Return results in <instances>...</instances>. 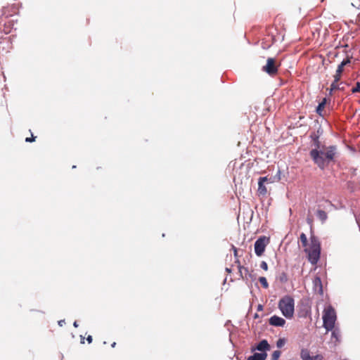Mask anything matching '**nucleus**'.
<instances>
[{
    "label": "nucleus",
    "mask_w": 360,
    "mask_h": 360,
    "mask_svg": "<svg viewBox=\"0 0 360 360\" xmlns=\"http://www.w3.org/2000/svg\"><path fill=\"white\" fill-rule=\"evenodd\" d=\"M338 154V147L335 145H330L319 149H311L309 151V156L313 162L321 169L325 168L331 162L335 161Z\"/></svg>",
    "instance_id": "1"
},
{
    "label": "nucleus",
    "mask_w": 360,
    "mask_h": 360,
    "mask_svg": "<svg viewBox=\"0 0 360 360\" xmlns=\"http://www.w3.org/2000/svg\"><path fill=\"white\" fill-rule=\"evenodd\" d=\"M278 309L286 319H291L295 311V300L290 295H285L278 302Z\"/></svg>",
    "instance_id": "2"
},
{
    "label": "nucleus",
    "mask_w": 360,
    "mask_h": 360,
    "mask_svg": "<svg viewBox=\"0 0 360 360\" xmlns=\"http://www.w3.org/2000/svg\"><path fill=\"white\" fill-rule=\"evenodd\" d=\"M337 316L334 308L328 305L323 311V326L326 331L332 330L335 324Z\"/></svg>",
    "instance_id": "3"
},
{
    "label": "nucleus",
    "mask_w": 360,
    "mask_h": 360,
    "mask_svg": "<svg viewBox=\"0 0 360 360\" xmlns=\"http://www.w3.org/2000/svg\"><path fill=\"white\" fill-rule=\"evenodd\" d=\"M323 134V129L321 124H318L316 129L311 131L309 134L310 146L311 149H319L320 148H325V144L321 141V137Z\"/></svg>",
    "instance_id": "4"
},
{
    "label": "nucleus",
    "mask_w": 360,
    "mask_h": 360,
    "mask_svg": "<svg viewBox=\"0 0 360 360\" xmlns=\"http://www.w3.org/2000/svg\"><path fill=\"white\" fill-rule=\"evenodd\" d=\"M269 241V238L264 236H260L256 240L254 244V249L257 256H261L264 253Z\"/></svg>",
    "instance_id": "5"
},
{
    "label": "nucleus",
    "mask_w": 360,
    "mask_h": 360,
    "mask_svg": "<svg viewBox=\"0 0 360 360\" xmlns=\"http://www.w3.org/2000/svg\"><path fill=\"white\" fill-rule=\"evenodd\" d=\"M262 70L271 76L275 75L278 72V67L276 65L275 59L273 58H268L266 64L263 66Z\"/></svg>",
    "instance_id": "6"
},
{
    "label": "nucleus",
    "mask_w": 360,
    "mask_h": 360,
    "mask_svg": "<svg viewBox=\"0 0 360 360\" xmlns=\"http://www.w3.org/2000/svg\"><path fill=\"white\" fill-rule=\"evenodd\" d=\"M304 251L307 253L309 262L311 264H316L320 258L321 251L308 250V248H305Z\"/></svg>",
    "instance_id": "7"
},
{
    "label": "nucleus",
    "mask_w": 360,
    "mask_h": 360,
    "mask_svg": "<svg viewBox=\"0 0 360 360\" xmlns=\"http://www.w3.org/2000/svg\"><path fill=\"white\" fill-rule=\"evenodd\" d=\"M256 349L262 352L261 353H266V351L270 349V345L266 340H262L257 345L255 348H252V352Z\"/></svg>",
    "instance_id": "8"
},
{
    "label": "nucleus",
    "mask_w": 360,
    "mask_h": 360,
    "mask_svg": "<svg viewBox=\"0 0 360 360\" xmlns=\"http://www.w3.org/2000/svg\"><path fill=\"white\" fill-rule=\"evenodd\" d=\"M269 324L274 326H279L282 327L285 325V321L284 319L276 315H274L269 319Z\"/></svg>",
    "instance_id": "9"
},
{
    "label": "nucleus",
    "mask_w": 360,
    "mask_h": 360,
    "mask_svg": "<svg viewBox=\"0 0 360 360\" xmlns=\"http://www.w3.org/2000/svg\"><path fill=\"white\" fill-rule=\"evenodd\" d=\"M308 250L321 251V244L316 236H311L310 237V247Z\"/></svg>",
    "instance_id": "10"
},
{
    "label": "nucleus",
    "mask_w": 360,
    "mask_h": 360,
    "mask_svg": "<svg viewBox=\"0 0 360 360\" xmlns=\"http://www.w3.org/2000/svg\"><path fill=\"white\" fill-rule=\"evenodd\" d=\"M313 288L314 290L315 291H317L319 295H323V285L320 277L316 276L314 278V279L313 280Z\"/></svg>",
    "instance_id": "11"
},
{
    "label": "nucleus",
    "mask_w": 360,
    "mask_h": 360,
    "mask_svg": "<svg viewBox=\"0 0 360 360\" xmlns=\"http://www.w3.org/2000/svg\"><path fill=\"white\" fill-rule=\"evenodd\" d=\"M232 249L233 250L234 257L236 258V263L238 264V270H239L240 276H242L243 270H244L245 271L248 272V268H245V267H243V266H242L240 265L239 259L238 258V250H237V248L234 245H232Z\"/></svg>",
    "instance_id": "12"
},
{
    "label": "nucleus",
    "mask_w": 360,
    "mask_h": 360,
    "mask_svg": "<svg viewBox=\"0 0 360 360\" xmlns=\"http://www.w3.org/2000/svg\"><path fill=\"white\" fill-rule=\"evenodd\" d=\"M267 357L266 353L255 352L252 355L248 357L247 360H266Z\"/></svg>",
    "instance_id": "13"
},
{
    "label": "nucleus",
    "mask_w": 360,
    "mask_h": 360,
    "mask_svg": "<svg viewBox=\"0 0 360 360\" xmlns=\"http://www.w3.org/2000/svg\"><path fill=\"white\" fill-rule=\"evenodd\" d=\"M326 102H327V99L326 98H323V100L319 103V105H317L316 108V112L320 115V116H323V108L326 104Z\"/></svg>",
    "instance_id": "14"
},
{
    "label": "nucleus",
    "mask_w": 360,
    "mask_h": 360,
    "mask_svg": "<svg viewBox=\"0 0 360 360\" xmlns=\"http://www.w3.org/2000/svg\"><path fill=\"white\" fill-rule=\"evenodd\" d=\"M316 217L321 221V223L323 224L328 219L327 213L322 210H318L316 211Z\"/></svg>",
    "instance_id": "15"
},
{
    "label": "nucleus",
    "mask_w": 360,
    "mask_h": 360,
    "mask_svg": "<svg viewBox=\"0 0 360 360\" xmlns=\"http://www.w3.org/2000/svg\"><path fill=\"white\" fill-rule=\"evenodd\" d=\"M257 191L259 195H265L267 193V189L264 186V183L258 180V189Z\"/></svg>",
    "instance_id": "16"
},
{
    "label": "nucleus",
    "mask_w": 360,
    "mask_h": 360,
    "mask_svg": "<svg viewBox=\"0 0 360 360\" xmlns=\"http://www.w3.org/2000/svg\"><path fill=\"white\" fill-rule=\"evenodd\" d=\"M300 357L302 360H311L312 356L307 349H302L300 352Z\"/></svg>",
    "instance_id": "17"
},
{
    "label": "nucleus",
    "mask_w": 360,
    "mask_h": 360,
    "mask_svg": "<svg viewBox=\"0 0 360 360\" xmlns=\"http://www.w3.org/2000/svg\"><path fill=\"white\" fill-rule=\"evenodd\" d=\"M332 331V337L334 338L337 341H339L340 338V330L337 328H335L331 330Z\"/></svg>",
    "instance_id": "18"
},
{
    "label": "nucleus",
    "mask_w": 360,
    "mask_h": 360,
    "mask_svg": "<svg viewBox=\"0 0 360 360\" xmlns=\"http://www.w3.org/2000/svg\"><path fill=\"white\" fill-rule=\"evenodd\" d=\"M300 238L302 246L307 247L308 242H307V236L305 235V233H302L300 234Z\"/></svg>",
    "instance_id": "19"
},
{
    "label": "nucleus",
    "mask_w": 360,
    "mask_h": 360,
    "mask_svg": "<svg viewBox=\"0 0 360 360\" xmlns=\"http://www.w3.org/2000/svg\"><path fill=\"white\" fill-rule=\"evenodd\" d=\"M259 281L262 285L264 288H269V283L267 282V280L265 277H259Z\"/></svg>",
    "instance_id": "20"
},
{
    "label": "nucleus",
    "mask_w": 360,
    "mask_h": 360,
    "mask_svg": "<svg viewBox=\"0 0 360 360\" xmlns=\"http://www.w3.org/2000/svg\"><path fill=\"white\" fill-rule=\"evenodd\" d=\"M272 179L273 176L270 178H268L267 176H261L258 180L262 181L263 183L271 184L274 182Z\"/></svg>",
    "instance_id": "21"
},
{
    "label": "nucleus",
    "mask_w": 360,
    "mask_h": 360,
    "mask_svg": "<svg viewBox=\"0 0 360 360\" xmlns=\"http://www.w3.org/2000/svg\"><path fill=\"white\" fill-rule=\"evenodd\" d=\"M279 281L282 283H285L288 281V276L285 272H282L278 278Z\"/></svg>",
    "instance_id": "22"
},
{
    "label": "nucleus",
    "mask_w": 360,
    "mask_h": 360,
    "mask_svg": "<svg viewBox=\"0 0 360 360\" xmlns=\"http://www.w3.org/2000/svg\"><path fill=\"white\" fill-rule=\"evenodd\" d=\"M336 89H340V86L338 84V83H335L334 82H333L332 84H330L329 94L330 95L332 94L333 91L336 90Z\"/></svg>",
    "instance_id": "23"
},
{
    "label": "nucleus",
    "mask_w": 360,
    "mask_h": 360,
    "mask_svg": "<svg viewBox=\"0 0 360 360\" xmlns=\"http://www.w3.org/2000/svg\"><path fill=\"white\" fill-rule=\"evenodd\" d=\"M281 352L279 350L274 351L271 354V360H278L281 356Z\"/></svg>",
    "instance_id": "24"
},
{
    "label": "nucleus",
    "mask_w": 360,
    "mask_h": 360,
    "mask_svg": "<svg viewBox=\"0 0 360 360\" xmlns=\"http://www.w3.org/2000/svg\"><path fill=\"white\" fill-rule=\"evenodd\" d=\"M281 179V170L278 169L275 176H273L272 181H278Z\"/></svg>",
    "instance_id": "25"
},
{
    "label": "nucleus",
    "mask_w": 360,
    "mask_h": 360,
    "mask_svg": "<svg viewBox=\"0 0 360 360\" xmlns=\"http://www.w3.org/2000/svg\"><path fill=\"white\" fill-rule=\"evenodd\" d=\"M285 342V339H283V338L278 339L276 342L277 347H278V348L282 347L284 345Z\"/></svg>",
    "instance_id": "26"
},
{
    "label": "nucleus",
    "mask_w": 360,
    "mask_h": 360,
    "mask_svg": "<svg viewBox=\"0 0 360 360\" xmlns=\"http://www.w3.org/2000/svg\"><path fill=\"white\" fill-rule=\"evenodd\" d=\"M341 75H342V73H338V72H335V75H334V80H333V82L335 83H338L340 80Z\"/></svg>",
    "instance_id": "27"
},
{
    "label": "nucleus",
    "mask_w": 360,
    "mask_h": 360,
    "mask_svg": "<svg viewBox=\"0 0 360 360\" xmlns=\"http://www.w3.org/2000/svg\"><path fill=\"white\" fill-rule=\"evenodd\" d=\"M360 91V82H356V86L352 89L353 94Z\"/></svg>",
    "instance_id": "28"
},
{
    "label": "nucleus",
    "mask_w": 360,
    "mask_h": 360,
    "mask_svg": "<svg viewBox=\"0 0 360 360\" xmlns=\"http://www.w3.org/2000/svg\"><path fill=\"white\" fill-rule=\"evenodd\" d=\"M351 63V60L349 57H347L346 58L343 59L342 61L340 63V64L343 66H345Z\"/></svg>",
    "instance_id": "29"
},
{
    "label": "nucleus",
    "mask_w": 360,
    "mask_h": 360,
    "mask_svg": "<svg viewBox=\"0 0 360 360\" xmlns=\"http://www.w3.org/2000/svg\"><path fill=\"white\" fill-rule=\"evenodd\" d=\"M260 267L264 270V271H267L268 269V264L267 263L265 262V261H262L260 264Z\"/></svg>",
    "instance_id": "30"
},
{
    "label": "nucleus",
    "mask_w": 360,
    "mask_h": 360,
    "mask_svg": "<svg viewBox=\"0 0 360 360\" xmlns=\"http://www.w3.org/2000/svg\"><path fill=\"white\" fill-rule=\"evenodd\" d=\"M245 273L248 274V277L251 279V281H254L256 279V275L252 274L251 273H248L245 271Z\"/></svg>",
    "instance_id": "31"
},
{
    "label": "nucleus",
    "mask_w": 360,
    "mask_h": 360,
    "mask_svg": "<svg viewBox=\"0 0 360 360\" xmlns=\"http://www.w3.org/2000/svg\"><path fill=\"white\" fill-rule=\"evenodd\" d=\"M344 67L343 65H342L341 64H340L338 66V68L336 70V72H338V73H342L343 72V70H344Z\"/></svg>",
    "instance_id": "32"
},
{
    "label": "nucleus",
    "mask_w": 360,
    "mask_h": 360,
    "mask_svg": "<svg viewBox=\"0 0 360 360\" xmlns=\"http://www.w3.org/2000/svg\"><path fill=\"white\" fill-rule=\"evenodd\" d=\"M322 359H323V356L319 354H316V355L312 356V358H311V360H322Z\"/></svg>",
    "instance_id": "33"
},
{
    "label": "nucleus",
    "mask_w": 360,
    "mask_h": 360,
    "mask_svg": "<svg viewBox=\"0 0 360 360\" xmlns=\"http://www.w3.org/2000/svg\"><path fill=\"white\" fill-rule=\"evenodd\" d=\"M35 140V136H32V137H27L25 139L26 142H32Z\"/></svg>",
    "instance_id": "34"
},
{
    "label": "nucleus",
    "mask_w": 360,
    "mask_h": 360,
    "mask_svg": "<svg viewBox=\"0 0 360 360\" xmlns=\"http://www.w3.org/2000/svg\"><path fill=\"white\" fill-rule=\"evenodd\" d=\"M58 323L59 326L62 327L65 325V321L64 319L60 320V321H58Z\"/></svg>",
    "instance_id": "35"
},
{
    "label": "nucleus",
    "mask_w": 360,
    "mask_h": 360,
    "mask_svg": "<svg viewBox=\"0 0 360 360\" xmlns=\"http://www.w3.org/2000/svg\"><path fill=\"white\" fill-rule=\"evenodd\" d=\"M92 340H93L92 336L88 335L86 338V341L88 342V343H89V344L91 343Z\"/></svg>",
    "instance_id": "36"
},
{
    "label": "nucleus",
    "mask_w": 360,
    "mask_h": 360,
    "mask_svg": "<svg viewBox=\"0 0 360 360\" xmlns=\"http://www.w3.org/2000/svg\"><path fill=\"white\" fill-rule=\"evenodd\" d=\"M263 309V306L262 304H258L257 306V310L262 311Z\"/></svg>",
    "instance_id": "37"
},
{
    "label": "nucleus",
    "mask_w": 360,
    "mask_h": 360,
    "mask_svg": "<svg viewBox=\"0 0 360 360\" xmlns=\"http://www.w3.org/2000/svg\"><path fill=\"white\" fill-rule=\"evenodd\" d=\"M73 326H74V327H75V328L78 327V323H77V321H75L73 323Z\"/></svg>",
    "instance_id": "38"
},
{
    "label": "nucleus",
    "mask_w": 360,
    "mask_h": 360,
    "mask_svg": "<svg viewBox=\"0 0 360 360\" xmlns=\"http://www.w3.org/2000/svg\"><path fill=\"white\" fill-rule=\"evenodd\" d=\"M226 271H227L228 273H231V269L226 267Z\"/></svg>",
    "instance_id": "39"
},
{
    "label": "nucleus",
    "mask_w": 360,
    "mask_h": 360,
    "mask_svg": "<svg viewBox=\"0 0 360 360\" xmlns=\"http://www.w3.org/2000/svg\"><path fill=\"white\" fill-rule=\"evenodd\" d=\"M115 345H116V342H114L111 345L112 347H115Z\"/></svg>",
    "instance_id": "40"
},
{
    "label": "nucleus",
    "mask_w": 360,
    "mask_h": 360,
    "mask_svg": "<svg viewBox=\"0 0 360 360\" xmlns=\"http://www.w3.org/2000/svg\"><path fill=\"white\" fill-rule=\"evenodd\" d=\"M75 168H76V166H75V165H73V166H72V169H75Z\"/></svg>",
    "instance_id": "41"
},
{
    "label": "nucleus",
    "mask_w": 360,
    "mask_h": 360,
    "mask_svg": "<svg viewBox=\"0 0 360 360\" xmlns=\"http://www.w3.org/2000/svg\"><path fill=\"white\" fill-rule=\"evenodd\" d=\"M257 316H257V314H256L255 315V318H257Z\"/></svg>",
    "instance_id": "42"
}]
</instances>
